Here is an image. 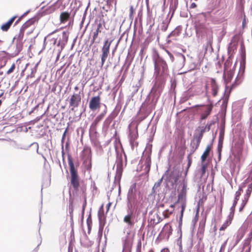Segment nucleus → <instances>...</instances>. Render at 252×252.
<instances>
[{
    "mask_svg": "<svg viewBox=\"0 0 252 252\" xmlns=\"http://www.w3.org/2000/svg\"><path fill=\"white\" fill-rule=\"evenodd\" d=\"M140 196V192L136 190V184H132L128 189L127 194V208L130 209H137L138 205V197Z\"/></svg>",
    "mask_w": 252,
    "mask_h": 252,
    "instance_id": "1",
    "label": "nucleus"
},
{
    "mask_svg": "<svg viewBox=\"0 0 252 252\" xmlns=\"http://www.w3.org/2000/svg\"><path fill=\"white\" fill-rule=\"evenodd\" d=\"M229 64H224V73H223V77L225 78V81L226 82V86H225V91L224 94V100L225 102L228 100L229 94L230 92V89H229V86H228V83L231 81V79L232 78L234 71V69H235L236 67L237 64H234L232 69H230L228 70Z\"/></svg>",
    "mask_w": 252,
    "mask_h": 252,
    "instance_id": "2",
    "label": "nucleus"
},
{
    "mask_svg": "<svg viewBox=\"0 0 252 252\" xmlns=\"http://www.w3.org/2000/svg\"><path fill=\"white\" fill-rule=\"evenodd\" d=\"M68 164L71 175V184L75 189L79 186V177L76 170L75 168L74 163L70 159H68Z\"/></svg>",
    "mask_w": 252,
    "mask_h": 252,
    "instance_id": "3",
    "label": "nucleus"
},
{
    "mask_svg": "<svg viewBox=\"0 0 252 252\" xmlns=\"http://www.w3.org/2000/svg\"><path fill=\"white\" fill-rule=\"evenodd\" d=\"M163 83V77L156 75L155 83L151 91V94L154 96L158 95V97L161 93Z\"/></svg>",
    "mask_w": 252,
    "mask_h": 252,
    "instance_id": "4",
    "label": "nucleus"
},
{
    "mask_svg": "<svg viewBox=\"0 0 252 252\" xmlns=\"http://www.w3.org/2000/svg\"><path fill=\"white\" fill-rule=\"evenodd\" d=\"M112 41L113 40L109 41L108 39H106L104 41L103 45L101 49V63H104L107 59L110 53V48Z\"/></svg>",
    "mask_w": 252,
    "mask_h": 252,
    "instance_id": "5",
    "label": "nucleus"
},
{
    "mask_svg": "<svg viewBox=\"0 0 252 252\" xmlns=\"http://www.w3.org/2000/svg\"><path fill=\"white\" fill-rule=\"evenodd\" d=\"M135 209L127 208V215L124 218V222L127 224V228H131L134 225V210Z\"/></svg>",
    "mask_w": 252,
    "mask_h": 252,
    "instance_id": "6",
    "label": "nucleus"
},
{
    "mask_svg": "<svg viewBox=\"0 0 252 252\" xmlns=\"http://www.w3.org/2000/svg\"><path fill=\"white\" fill-rule=\"evenodd\" d=\"M58 30H56L54 31H53L52 32L49 33L47 39L46 37L44 39V46L45 47H46L47 48H48L49 49H54L55 47L56 44H57V40L58 38V37H51L50 38V36L55 33Z\"/></svg>",
    "mask_w": 252,
    "mask_h": 252,
    "instance_id": "7",
    "label": "nucleus"
},
{
    "mask_svg": "<svg viewBox=\"0 0 252 252\" xmlns=\"http://www.w3.org/2000/svg\"><path fill=\"white\" fill-rule=\"evenodd\" d=\"M155 75L163 76L167 73V64H155Z\"/></svg>",
    "mask_w": 252,
    "mask_h": 252,
    "instance_id": "8",
    "label": "nucleus"
},
{
    "mask_svg": "<svg viewBox=\"0 0 252 252\" xmlns=\"http://www.w3.org/2000/svg\"><path fill=\"white\" fill-rule=\"evenodd\" d=\"M81 98L79 94H74L70 97L69 100V106L72 107L71 110L75 111L74 108L79 106L81 102Z\"/></svg>",
    "mask_w": 252,
    "mask_h": 252,
    "instance_id": "9",
    "label": "nucleus"
},
{
    "mask_svg": "<svg viewBox=\"0 0 252 252\" xmlns=\"http://www.w3.org/2000/svg\"><path fill=\"white\" fill-rule=\"evenodd\" d=\"M100 98L99 96L93 97L89 102V107L92 111H95L100 107Z\"/></svg>",
    "mask_w": 252,
    "mask_h": 252,
    "instance_id": "10",
    "label": "nucleus"
},
{
    "mask_svg": "<svg viewBox=\"0 0 252 252\" xmlns=\"http://www.w3.org/2000/svg\"><path fill=\"white\" fill-rule=\"evenodd\" d=\"M58 37H59V39L57 40V45L58 47L61 46L62 48H63L68 42V33L66 32H63L62 38L60 35H58Z\"/></svg>",
    "mask_w": 252,
    "mask_h": 252,
    "instance_id": "11",
    "label": "nucleus"
},
{
    "mask_svg": "<svg viewBox=\"0 0 252 252\" xmlns=\"http://www.w3.org/2000/svg\"><path fill=\"white\" fill-rule=\"evenodd\" d=\"M35 22V18H31L26 21L21 27V29L24 31H26L29 29H30V32H32L35 29L34 23Z\"/></svg>",
    "mask_w": 252,
    "mask_h": 252,
    "instance_id": "12",
    "label": "nucleus"
},
{
    "mask_svg": "<svg viewBox=\"0 0 252 252\" xmlns=\"http://www.w3.org/2000/svg\"><path fill=\"white\" fill-rule=\"evenodd\" d=\"M187 186L184 184L183 186L182 189L178 195V202L181 204L182 206L183 204H186V194Z\"/></svg>",
    "mask_w": 252,
    "mask_h": 252,
    "instance_id": "13",
    "label": "nucleus"
},
{
    "mask_svg": "<svg viewBox=\"0 0 252 252\" xmlns=\"http://www.w3.org/2000/svg\"><path fill=\"white\" fill-rule=\"evenodd\" d=\"M16 18V16H14L11 17L7 22L3 24L1 26L0 29L3 32L8 31Z\"/></svg>",
    "mask_w": 252,
    "mask_h": 252,
    "instance_id": "14",
    "label": "nucleus"
},
{
    "mask_svg": "<svg viewBox=\"0 0 252 252\" xmlns=\"http://www.w3.org/2000/svg\"><path fill=\"white\" fill-rule=\"evenodd\" d=\"M212 108L213 106L212 105H208L206 106L201 115L200 119L201 121L206 119L208 117L212 111Z\"/></svg>",
    "mask_w": 252,
    "mask_h": 252,
    "instance_id": "15",
    "label": "nucleus"
},
{
    "mask_svg": "<svg viewBox=\"0 0 252 252\" xmlns=\"http://www.w3.org/2000/svg\"><path fill=\"white\" fill-rule=\"evenodd\" d=\"M210 83L211 85L212 94L214 96H216L218 92L219 87L216 81L214 78L210 79Z\"/></svg>",
    "mask_w": 252,
    "mask_h": 252,
    "instance_id": "16",
    "label": "nucleus"
},
{
    "mask_svg": "<svg viewBox=\"0 0 252 252\" xmlns=\"http://www.w3.org/2000/svg\"><path fill=\"white\" fill-rule=\"evenodd\" d=\"M195 29L197 33H202L205 31L206 28L204 23L197 21L195 23Z\"/></svg>",
    "mask_w": 252,
    "mask_h": 252,
    "instance_id": "17",
    "label": "nucleus"
},
{
    "mask_svg": "<svg viewBox=\"0 0 252 252\" xmlns=\"http://www.w3.org/2000/svg\"><path fill=\"white\" fill-rule=\"evenodd\" d=\"M117 170L116 176L118 180H120L122 174V161L121 160H118L117 162Z\"/></svg>",
    "mask_w": 252,
    "mask_h": 252,
    "instance_id": "18",
    "label": "nucleus"
},
{
    "mask_svg": "<svg viewBox=\"0 0 252 252\" xmlns=\"http://www.w3.org/2000/svg\"><path fill=\"white\" fill-rule=\"evenodd\" d=\"M70 16V13L68 12H63L61 13L60 16V21L61 23H64L68 20Z\"/></svg>",
    "mask_w": 252,
    "mask_h": 252,
    "instance_id": "19",
    "label": "nucleus"
},
{
    "mask_svg": "<svg viewBox=\"0 0 252 252\" xmlns=\"http://www.w3.org/2000/svg\"><path fill=\"white\" fill-rule=\"evenodd\" d=\"M33 145H35L36 147V152L37 153H38V144L36 142H33L32 144H31L30 145L27 146H22L21 145H19V144H17V149H23V150H28L30 148V147H31L32 146H33Z\"/></svg>",
    "mask_w": 252,
    "mask_h": 252,
    "instance_id": "20",
    "label": "nucleus"
},
{
    "mask_svg": "<svg viewBox=\"0 0 252 252\" xmlns=\"http://www.w3.org/2000/svg\"><path fill=\"white\" fill-rule=\"evenodd\" d=\"M211 149V146L208 145L201 157V159L202 162L205 161V160L208 157V156L209 155Z\"/></svg>",
    "mask_w": 252,
    "mask_h": 252,
    "instance_id": "21",
    "label": "nucleus"
},
{
    "mask_svg": "<svg viewBox=\"0 0 252 252\" xmlns=\"http://www.w3.org/2000/svg\"><path fill=\"white\" fill-rule=\"evenodd\" d=\"M200 143H198L196 140H192L190 143V151L192 153L195 152V151L198 148Z\"/></svg>",
    "mask_w": 252,
    "mask_h": 252,
    "instance_id": "22",
    "label": "nucleus"
},
{
    "mask_svg": "<svg viewBox=\"0 0 252 252\" xmlns=\"http://www.w3.org/2000/svg\"><path fill=\"white\" fill-rule=\"evenodd\" d=\"M245 64H239V71L236 78H241L243 76L245 72Z\"/></svg>",
    "mask_w": 252,
    "mask_h": 252,
    "instance_id": "23",
    "label": "nucleus"
},
{
    "mask_svg": "<svg viewBox=\"0 0 252 252\" xmlns=\"http://www.w3.org/2000/svg\"><path fill=\"white\" fill-rule=\"evenodd\" d=\"M186 207V204H184V203H183V205L182 206H181V214H180L179 220H178L179 227H181V226L182 225V219H183V213L185 210Z\"/></svg>",
    "mask_w": 252,
    "mask_h": 252,
    "instance_id": "24",
    "label": "nucleus"
},
{
    "mask_svg": "<svg viewBox=\"0 0 252 252\" xmlns=\"http://www.w3.org/2000/svg\"><path fill=\"white\" fill-rule=\"evenodd\" d=\"M103 118L100 115H98L94 120L91 125V128H94L96 125L102 120Z\"/></svg>",
    "mask_w": 252,
    "mask_h": 252,
    "instance_id": "25",
    "label": "nucleus"
},
{
    "mask_svg": "<svg viewBox=\"0 0 252 252\" xmlns=\"http://www.w3.org/2000/svg\"><path fill=\"white\" fill-rule=\"evenodd\" d=\"M168 171L167 170L164 174L162 176V178L158 182H159V184H161V183L163 179H165L167 182H172V181H171L170 176H168Z\"/></svg>",
    "mask_w": 252,
    "mask_h": 252,
    "instance_id": "26",
    "label": "nucleus"
},
{
    "mask_svg": "<svg viewBox=\"0 0 252 252\" xmlns=\"http://www.w3.org/2000/svg\"><path fill=\"white\" fill-rule=\"evenodd\" d=\"M99 224L98 233L102 234L103 228H104L105 222L102 220V219L101 218V217L99 216Z\"/></svg>",
    "mask_w": 252,
    "mask_h": 252,
    "instance_id": "27",
    "label": "nucleus"
},
{
    "mask_svg": "<svg viewBox=\"0 0 252 252\" xmlns=\"http://www.w3.org/2000/svg\"><path fill=\"white\" fill-rule=\"evenodd\" d=\"M135 12V9L133 5L130 6L129 8V18L130 20H132L133 19L134 17V14Z\"/></svg>",
    "mask_w": 252,
    "mask_h": 252,
    "instance_id": "28",
    "label": "nucleus"
},
{
    "mask_svg": "<svg viewBox=\"0 0 252 252\" xmlns=\"http://www.w3.org/2000/svg\"><path fill=\"white\" fill-rule=\"evenodd\" d=\"M252 190V183L248 185V188H247L246 194H245L244 196L249 198L250 196V195L251 194Z\"/></svg>",
    "mask_w": 252,
    "mask_h": 252,
    "instance_id": "29",
    "label": "nucleus"
},
{
    "mask_svg": "<svg viewBox=\"0 0 252 252\" xmlns=\"http://www.w3.org/2000/svg\"><path fill=\"white\" fill-rule=\"evenodd\" d=\"M231 222H230V220H226V221L223 223V224L221 225V226L220 228V230L223 231L224 230L227 226H228Z\"/></svg>",
    "mask_w": 252,
    "mask_h": 252,
    "instance_id": "30",
    "label": "nucleus"
},
{
    "mask_svg": "<svg viewBox=\"0 0 252 252\" xmlns=\"http://www.w3.org/2000/svg\"><path fill=\"white\" fill-rule=\"evenodd\" d=\"M25 31L20 28L19 33L15 38H17L19 41L22 40L24 35Z\"/></svg>",
    "mask_w": 252,
    "mask_h": 252,
    "instance_id": "31",
    "label": "nucleus"
},
{
    "mask_svg": "<svg viewBox=\"0 0 252 252\" xmlns=\"http://www.w3.org/2000/svg\"><path fill=\"white\" fill-rule=\"evenodd\" d=\"M224 135V128L221 127L219 133V141L223 142Z\"/></svg>",
    "mask_w": 252,
    "mask_h": 252,
    "instance_id": "32",
    "label": "nucleus"
},
{
    "mask_svg": "<svg viewBox=\"0 0 252 252\" xmlns=\"http://www.w3.org/2000/svg\"><path fill=\"white\" fill-rule=\"evenodd\" d=\"M174 211V209L172 210H169V209H166L163 212V215L164 217V218H168L170 215H171Z\"/></svg>",
    "mask_w": 252,
    "mask_h": 252,
    "instance_id": "33",
    "label": "nucleus"
},
{
    "mask_svg": "<svg viewBox=\"0 0 252 252\" xmlns=\"http://www.w3.org/2000/svg\"><path fill=\"white\" fill-rule=\"evenodd\" d=\"M107 5L109 6L114 5L115 7H117L118 0H107L106 1Z\"/></svg>",
    "mask_w": 252,
    "mask_h": 252,
    "instance_id": "34",
    "label": "nucleus"
},
{
    "mask_svg": "<svg viewBox=\"0 0 252 252\" xmlns=\"http://www.w3.org/2000/svg\"><path fill=\"white\" fill-rule=\"evenodd\" d=\"M203 134L199 132L198 134L194 135V140H196L198 143H200L201 140L203 137Z\"/></svg>",
    "mask_w": 252,
    "mask_h": 252,
    "instance_id": "35",
    "label": "nucleus"
},
{
    "mask_svg": "<svg viewBox=\"0 0 252 252\" xmlns=\"http://www.w3.org/2000/svg\"><path fill=\"white\" fill-rule=\"evenodd\" d=\"M223 142L219 141L218 151L219 153V158L220 159L221 155V151L222 146Z\"/></svg>",
    "mask_w": 252,
    "mask_h": 252,
    "instance_id": "36",
    "label": "nucleus"
},
{
    "mask_svg": "<svg viewBox=\"0 0 252 252\" xmlns=\"http://www.w3.org/2000/svg\"><path fill=\"white\" fill-rule=\"evenodd\" d=\"M115 117V116L114 114H111L109 117L107 118V119L105 121V123L107 124H110L112 120Z\"/></svg>",
    "mask_w": 252,
    "mask_h": 252,
    "instance_id": "37",
    "label": "nucleus"
},
{
    "mask_svg": "<svg viewBox=\"0 0 252 252\" xmlns=\"http://www.w3.org/2000/svg\"><path fill=\"white\" fill-rule=\"evenodd\" d=\"M38 64H36L35 65L31 68V73L30 75L31 77H33L36 71V68Z\"/></svg>",
    "mask_w": 252,
    "mask_h": 252,
    "instance_id": "38",
    "label": "nucleus"
},
{
    "mask_svg": "<svg viewBox=\"0 0 252 252\" xmlns=\"http://www.w3.org/2000/svg\"><path fill=\"white\" fill-rule=\"evenodd\" d=\"M180 233H181V229H180ZM181 237H182V233L180 234V236L179 237V238L178 239V241H177V244L179 246V249L180 250H182V244H181V243H182V241H181Z\"/></svg>",
    "mask_w": 252,
    "mask_h": 252,
    "instance_id": "39",
    "label": "nucleus"
},
{
    "mask_svg": "<svg viewBox=\"0 0 252 252\" xmlns=\"http://www.w3.org/2000/svg\"><path fill=\"white\" fill-rule=\"evenodd\" d=\"M206 170V165L205 164H203L201 166V176H203Z\"/></svg>",
    "mask_w": 252,
    "mask_h": 252,
    "instance_id": "40",
    "label": "nucleus"
},
{
    "mask_svg": "<svg viewBox=\"0 0 252 252\" xmlns=\"http://www.w3.org/2000/svg\"><path fill=\"white\" fill-rule=\"evenodd\" d=\"M234 211H230V212L229 214V216L228 217V219H227V220H230V222H231V220L234 216Z\"/></svg>",
    "mask_w": 252,
    "mask_h": 252,
    "instance_id": "41",
    "label": "nucleus"
},
{
    "mask_svg": "<svg viewBox=\"0 0 252 252\" xmlns=\"http://www.w3.org/2000/svg\"><path fill=\"white\" fill-rule=\"evenodd\" d=\"M101 32V30L96 29L95 31L93 32V36L97 38L98 34Z\"/></svg>",
    "mask_w": 252,
    "mask_h": 252,
    "instance_id": "42",
    "label": "nucleus"
},
{
    "mask_svg": "<svg viewBox=\"0 0 252 252\" xmlns=\"http://www.w3.org/2000/svg\"><path fill=\"white\" fill-rule=\"evenodd\" d=\"M241 61H240L241 63H245L246 62V57L245 54H242L241 56Z\"/></svg>",
    "mask_w": 252,
    "mask_h": 252,
    "instance_id": "43",
    "label": "nucleus"
},
{
    "mask_svg": "<svg viewBox=\"0 0 252 252\" xmlns=\"http://www.w3.org/2000/svg\"><path fill=\"white\" fill-rule=\"evenodd\" d=\"M197 130L199 131V132L203 134V133L206 131L204 126L199 127Z\"/></svg>",
    "mask_w": 252,
    "mask_h": 252,
    "instance_id": "44",
    "label": "nucleus"
},
{
    "mask_svg": "<svg viewBox=\"0 0 252 252\" xmlns=\"http://www.w3.org/2000/svg\"><path fill=\"white\" fill-rule=\"evenodd\" d=\"M14 68H15V64H12L11 67L7 71V72H6L7 74H10L11 72H13Z\"/></svg>",
    "mask_w": 252,
    "mask_h": 252,
    "instance_id": "45",
    "label": "nucleus"
},
{
    "mask_svg": "<svg viewBox=\"0 0 252 252\" xmlns=\"http://www.w3.org/2000/svg\"><path fill=\"white\" fill-rule=\"evenodd\" d=\"M249 198H248V197H246L244 196L243 199L242 200V202L241 205H244V207H245L248 201Z\"/></svg>",
    "mask_w": 252,
    "mask_h": 252,
    "instance_id": "46",
    "label": "nucleus"
},
{
    "mask_svg": "<svg viewBox=\"0 0 252 252\" xmlns=\"http://www.w3.org/2000/svg\"><path fill=\"white\" fill-rule=\"evenodd\" d=\"M249 198H248V197H246L244 196L243 199L242 200V202L241 205H244V207H245L248 201Z\"/></svg>",
    "mask_w": 252,
    "mask_h": 252,
    "instance_id": "47",
    "label": "nucleus"
},
{
    "mask_svg": "<svg viewBox=\"0 0 252 252\" xmlns=\"http://www.w3.org/2000/svg\"><path fill=\"white\" fill-rule=\"evenodd\" d=\"M242 187H239L238 190L235 193V196H237L238 197H240L241 194V191L242 190Z\"/></svg>",
    "mask_w": 252,
    "mask_h": 252,
    "instance_id": "48",
    "label": "nucleus"
},
{
    "mask_svg": "<svg viewBox=\"0 0 252 252\" xmlns=\"http://www.w3.org/2000/svg\"><path fill=\"white\" fill-rule=\"evenodd\" d=\"M158 191L159 189H158L156 188V187H153L152 190L151 194H153L155 196Z\"/></svg>",
    "mask_w": 252,
    "mask_h": 252,
    "instance_id": "49",
    "label": "nucleus"
},
{
    "mask_svg": "<svg viewBox=\"0 0 252 252\" xmlns=\"http://www.w3.org/2000/svg\"><path fill=\"white\" fill-rule=\"evenodd\" d=\"M135 137H133L132 136H130V143L131 144V147L133 148L134 141Z\"/></svg>",
    "mask_w": 252,
    "mask_h": 252,
    "instance_id": "50",
    "label": "nucleus"
},
{
    "mask_svg": "<svg viewBox=\"0 0 252 252\" xmlns=\"http://www.w3.org/2000/svg\"><path fill=\"white\" fill-rule=\"evenodd\" d=\"M104 106L105 107V109L104 110V111H103V112H102L100 114H99L100 116H102V117L103 118L104 116H105V115L107 113V108H106V106L105 104H104Z\"/></svg>",
    "mask_w": 252,
    "mask_h": 252,
    "instance_id": "51",
    "label": "nucleus"
},
{
    "mask_svg": "<svg viewBox=\"0 0 252 252\" xmlns=\"http://www.w3.org/2000/svg\"><path fill=\"white\" fill-rule=\"evenodd\" d=\"M237 43H233L232 42H231L230 44L229 48H232L234 49H236L237 48Z\"/></svg>",
    "mask_w": 252,
    "mask_h": 252,
    "instance_id": "52",
    "label": "nucleus"
},
{
    "mask_svg": "<svg viewBox=\"0 0 252 252\" xmlns=\"http://www.w3.org/2000/svg\"><path fill=\"white\" fill-rule=\"evenodd\" d=\"M211 125L212 123H210V124L207 125L205 126H204V128H205L206 131H209L210 130Z\"/></svg>",
    "mask_w": 252,
    "mask_h": 252,
    "instance_id": "53",
    "label": "nucleus"
},
{
    "mask_svg": "<svg viewBox=\"0 0 252 252\" xmlns=\"http://www.w3.org/2000/svg\"><path fill=\"white\" fill-rule=\"evenodd\" d=\"M196 7H197V4L194 2H192L190 5L189 8L190 9H194V8H196Z\"/></svg>",
    "mask_w": 252,
    "mask_h": 252,
    "instance_id": "54",
    "label": "nucleus"
},
{
    "mask_svg": "<svg viewBox=\"0 0 252 252\" xmlns=\"http://www.w3.org/2000/svg\"><path fill=\"white\" fill-rule=\"evenodd\" d=\"M236 204H237V203L236 202V201H234L232 206L230 208V211H235V208Z\"/></svg>",
    "mask_w": 252,
    "mask_h": 252,
    "instance_id": "55",
    "label": "nucleus"
},
{
    "mask_svg": "<svg viewBox=\"0 0 252 252\" xmlns=\"http://www.w3.org/2000/svg\"><path fill=\"white\" fill-rule=\"evenodd\" d=\"M160 186V184H159V182H156L155 183V185L154 186V187H156V188L158 189H159V187Z\"/></svg>",
    "mask_w": 252,
    "mask_h": 252,
    "instance_id": "56",
    "label": "nucleus"
},
{
    "mask_svg": "<svg viewBox=\"0 0 252 252\" xmlns=\"http://www.w3.org/2000/svg\"><path fill=\"white\" fill-rule=\"evenodd\" d=\"M248 239L249 242H251L252 239V229L251 230L250 233L249 234V238H248Z\"/></svg>",
    "mask_w": 252,
    "mask_h": 252,
    "instance_id": "57",
    "label": "nucleus"
},
{
    "mask_svg": "<svg viewBox=\"0 0 252 252\" xmlns=\"http://www.w3.org/2000/svg\"><path fill=\"white\" fill-rule=\"evenodd\" d=\"M102 28V24L101 23H99L97 25V28L96 29H98L99 30H101V29Z\"/></svg>",
    "mask_w": 252,
    "mask_h": 252,
    "instance_id": "58",
    "label": "nucleus"
},
{
    "mask_svg": "<svg viewBox=\"0 0 252 252\" xmlns=\"http://www.w3.org/2000/svg\"><path fill=\"white\" fill-rule=\"evenodd\" d=\"M97 38L93 36L92 39L91 41V45L93 44Z\"/></svg>",
    "mask_w": 252,
    "mask_h": 252,
    "instance_id": "59",
    "label": "nucleus"
},
{
    "mask_svg": "<svg viewBox=\"0 0 252 252\" xmlns=\"http://www.w3.org/2000/svg\"><path fill=\"white\" fill-rule=\"evenodd\" d=\"M66 131H67V129H66V130H65V131L64 132V133H63V135L62 139V143H63V141L64 139L65 138Z\"/></svg>",
    "mask_w": 252,
    "mask_h": 252,
    "instance_id": "60",
    "label": "nucleus"
},
{
    "mask_svg": "<svg viewBox=\"0 0 252 252\" xmlns=\"http://www.w3.org/2000/svg\"><path fill=\"white\" fill-rule=\"evenodd\" d=\"M91 167H92V163H91V161L90 160L88 165L87 166V168L88 170H90L91 168Z\"/></svg>",
    "mask_w": 252,
    "mask_h": 252,
    "instance_id": "61",
    "label": "nucleus"
},
{
    "mask_svg": "<svg viewBox=\"0 0 252 252\" xmlns=\"http://www.w3.org/2000/svg\"><path fill=\"white\" fill-rule=\"evenodd\" d=\"M21 19V18L20 17L18 20H17L14 23V25H17L19 23V22L20 21Z\"/></svg>",
    "mask_w": 252,
    "mask_h": 252,
    "instance_id": "62",
    "label": "nucleus"
},
{
    "mask_svg": "<svg viewBox=\"0 0 252 252\" xmlns=\"http://www.w3.org/2000/svg\"><path fill=\"white\" fill-rule=\"evenodd\" d=\"M246 18H245V16H244V18L243 21V23H242L243 27H244V26L246 24Z\"/></svg>",
    "mask_w": 252,
    "mask_h": 252,
    "instance_id": "63",
    "label": "nucleus"
},
{
    "mask_svg": "<svg viewBox=\"0 0 252 252\" xmlns=\"http://www.w3.org/2000/svg\"><path fill=\"white\" fill-rule=\"evenodd\" d=\"M244 205H241L239 208V211L241 212L243 210V209H244Z\"/></svg>",
    "mask_w": 252,
    "mask_h": 252,
    "instance_id": "64",
    "label": "nucleus"
}]
</instances>
